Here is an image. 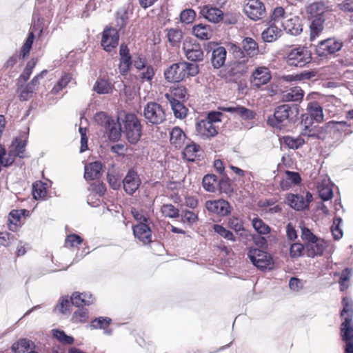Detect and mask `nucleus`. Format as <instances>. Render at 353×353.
I'll return each mask as SVG.
<instances>
[{
  "mask_svg": "<svg viewBox=\"0 0 353 353\" xmlns=\"http://www.w3.org/2000/svg\"><path fill=\"white\" fill-rule=\"evenodd\" d=\"M93 302L94 298L90 293L74 292L71 296V303L77 307H80L83 305H89Z\"/></svg>",
  "mask_w": 353,
  "mask_h": 353,
  "instance_id": "obj_29",
  "label": "nucleus"
},
{
  "mask_svg": "<svg viewBox=\"0 0 353 353\" xmlns=\"http://www.w3.org/2000/svg\"><path fill=\"white\" fill-rule=\"evenodd\" d=\"M183 50L185 57L192 61H201L203 59L204 53L201 45L191 39H185L183 42Z\"/></svg>",
  "mask_w": 353,
  "mask_h": 353,
  "instance_id": "obj_9",
  "label": "nucleus"
},
{
  "mask_svg": "<svg viewBox=\"0 0 353 353\" xmlns=\"http://www.w3.org/2000/svg\"><path fill=\"white\" fill-rule=\"evenodd\" d=\"M311 61L312 53L305 46H293L287 52L286 62L290 66L304 67Z\"/></svg>",
  "mask_w": 353,
  "mask_h": 353,
  "instance_id": "obj_3",
  "label": "nucleus"
},
{
  "mask_svg": "<svg viewBox=\"0 0 353 353\" xmlns=\"http://www.w3.org/2000/svg\"><path fill=\"white\" fill-rule=\"evenodd\" d=\"M196 133L203 139H210L216 136L218 128L206 119H201L196 123Z\"/></svg>",
  "mask_w": 353,
  "mask_h": 353,
  "instance_id": "obj_11",
  "label": "nucleus"
},
{
  "mask_svg": "<svg viewBox=\"0 0 353 353\" xmlns=\"http://www.w3.org/2000/svg\"><path fill=\"white\" fill-rule=\"evenodd\" d=\"M119 34L116 28H106L102 34L101 46L107 52L116 48L119 43Z\"/></svg>",
  "mask_w": 353,
  "mask_h": 353,
  "instance_id": "obj_12",
  "label": "nucleus"
},
{
  "mask_svg": "<svg viewBox=\"0 0 353 353\" xmlns=\"http://www.w3.org/2000/svg\"><path fill=\"white\" fill-rule=\"evenodd\" d=\"M120 63L119 65V72L121 74H126L132 65L131 57L129 54L128 47L121 44L119 50Z\"/></svg>",
  "mask_w": 353,
  "mask_h": 353,
  "instance_id": "obj_20",
  "label": "nucleus"
},
{
  "mask_svg": "<svg viewBox=\"0 0 353 353\" xmlns=\"http://www.w3.org/2000/svg\"><path fill=\"white\" fill-rule=\"evenodd\" d=\"M128 19V15L126 9L121 8L119 10L116 16L117 26L119 28H123L126 25Z\"/></svg>",
  "mask_w": 353,
  "mask_h": 353,
  "instance_id": "obj_56",
  "label": "nucleus"
},
{
  "mask_svg": "<svg viewBox=\"0 0 353 353\" xmlns=\"http://www.w3.org/2000/svg\"><path fill=\"white\" fill-rule=\"evenodd\" d=\"M47 194L46 183L37 181L32 185V195L35 199H44Z\"/></svg>",
  "mask_w": 353,
  "mask_h": 353,
  "instance_id": "obj_40",
  "label": "nucleus"
},
{
  "mask_svg": "<svg viewBox=\"0 0 353 353\" xmlns=\"http://www.w3.org/2000/svg\"><path fill=\"white\" fill-rule=\"evenodd\" d=\"M342 46V42L334 38H329L319 43L316 48V53L319 57H327L339 51Z\"/></svg>",
  "mask_w": 353,
  "mask_h": 353,
  "instance_id": "obj_7",
  "label": "nucleus"
},
{
  "mask_svg": "<svg viewBox=\"0 0 353 353\" xmlns=\"http://www.w3.org/2000/svg\"><path fill=\"white\" fill-rule=\"evenodd\" d=\"M248 256L253 265L259 269H272L273 267L271 256L261 250L252 248L249 250Z\"/></svg>",
  "mask_w": 353,
  "mask_h": 353,
  "instance_id": "obj_6",
  "label": "nucleus"
},
{
  "mask_svg": "<svg viewBox=\"0 0 353 353\" xmlns=\"http://www.w3.org/2000/svg\"><path fill=\"white\" fill-rule=\"evenodd\" d=\"M303 97V90L299 87H294L284 92L282 99L285 101H298Z\"/></svg>",
  "mask_w": 353,
  "mask_h": 353,
  "instance_id": "obj_36",
  "label": "nucleus"
},
{
  "mask_svg": "<svg viewBox=\"0 0 353 353\" xmlns=\"http://www.w3.org/2000/svg\"><path fill=\"white\" fill-rule=\"evenodd\" d=\"M53 336L63 343L72 344L74 341V339L72 336L66 335L65 332L61 330H53Z\"/></svg>",
  "mask_w": 353,
  "mask_h": 353,
  "instance_id": "obj_61",
  "label": "nucleus"
},
{
  "mask_svg": "<svg viewBox=\"0 0 353 353\" xmlns=\"http://www.w3.org/2000/svg\"><path fill=\"white\" fill-rule=\"evenodd\" d=\"M187 139L186 134L179 127H174L170 132V142L175 148H182Z\"/></svg>",
  "mask_w": 353,
  "mask_h": 353,
  "instance_id": "obj_22",
  "label": "nucleus"
},
{
  "mask_svg": "<svg viewBox=\"0 0 353 353\" xmlns=\"http://www.w3.org/2000/svg\"><path fill=\"white\" fill-rule=\"evenodd\" d=\"M205 208L208 211L221 216L228 215L230 213L232 209L230 203L223 199L207 201Z\"/></svg>",
  "mask_w": 353,
  "mask_h": 353,
  "instance_id": "obj_13",
  "label": "nucleus"
},
{
  "mask_svg": "<svg viewBox=\"0 0 353 353\" xmlns=\"http://www.w3.org/2000/svg\"><path fill=\"white\" fill-rule=\"evenodd\" d=\"M102 165L100 162L95 161L85 166L84 177L86 180H94L101 175Z\"/></svg>",
  "mask_w": 353,
  "mask_h": 353,
  "instance_id": "obj_27",
  "label": "nucleus"
},
{
  "mask_svg": "<svg viewBox=\"0 0 353 353\" xmlns=\"http://www.w3.org/2000/svg\"><path fill=\"white\" fill-rule=\"evenodd\" d=\"M165 78L170 82H179L185 79L183 62L172 64L164 73Z\"/></svg>",
  "mask_w": 353,
  "mask_h": 353,
  "instance_id": "obj_17",
  "label": "nucleus"
},
{
  "mask_svg": "<svg viewBox=\"0 0 353 353\" xmlns=\"http://www.w3.org/2000/svg\"><path fill=\"white\" fill-rule=\"evenodd\" d=\"M291 112V108L289 105L279 106L276 109L274 115L268 117V124L281 129L285 125V122L288 119Z\"/></svg>",
  "mask_w": 353,
  "mask_h": 353,
  "instance_id": "obj_8",
  "label": "nucleus"
},
{
  "mask_svg": "<svg viewBox=\"0 0 353 353\" xmlns=\"http://www.w3.org/2000/svg\"><path fill=\"white\" fill-rule=\"evenodd\" d=\"M93 89L99 94H109L112 92L113 86L108 81L100 79L97 81Z\"/></svg>",
  "mask_w": 353,
  "mask_h": 353,
  "instance_id": "obj_39",
  "label": "nucleus"
},
{
  "mask_svg": "<svg viewBox=\"0 0 353 353\" xmlns=\"http://www.w3.org/2000/svg\"><path fill=\"white\" fill-rule=\"evenodd\" d=\"M244 12L250 19L256 21L265 16V9L259 0H248L244 6Z\"/></svg>",
  "mask_w": 353,
  "mask_h": 353,
  "instance_id": "obj_10",
  "label": "nucleus"
},
{
  "mask_svg": "<svg viewBox=\"0 0 353 353\" xmlns=\"http://www.w3.org/2000/svg\"><path fill=\"white\" fill-rule=\"evenodd\" d=\"M336 124H341V125H345V122L344 121H340V122H335V121H330L326 123L323 126H319L316 125L315 131H316V137L315 139H323L325 136V134L327 132V130L330 128L334 127Z\"/></svg>",
  "mask_w": 353,
  "mask_h": 353,
  "instance_id": "obj_42",
  "label": "nucleus"
},
{
  "mask_svg": "<svg viewBox=\"0 0 353 353\" xmlns=\"http://www.w3.org/2000/svg\"><path fill=\"white\" fill-rule=\"evenodd\" d=\"M286 201L292 208L296 210H301L307 208V201H305V198L301 195L288 194Z\"/></svg>",
  "mask_w": 353,
  "mask_h": 353,
  "instance_id": "obj_28",
  "label": "nucleus"
},
{
  "mask_svg": "<svg viewBox=\"0 0 353 353\" xmlns=\"http://www.w3.org/2000/svg\"><path fill=\"white\" fill-rule=\"evenodd\" d=\"M174 112V116L176 118L183 119L187 115L188 109L181 101H169Z\"/></svg>",
  "mask_w": 353,
  "mask_h": 353,
  "instance_id": "obj_41",
  "label": "nucleus"
},
{
  "mask_svg": "<svg viewBox=\"0 0 353 353\" xmlns=\"http://www.w3.org/2000/svg\"><path fill=\"white\" fill-rule=\"evenodd\" d=\"M307 109L310 114L307 116L312 119V121H315L317 123H321L323 121V108L317 102L308 103Z\"/></svg>",
  "mask_w": 353,
  "mask_h": 353,
  "instance_id": "obj_30",
  "label": "nucleus"
},
{
  "mask_svg": "<svg viewBox=\"0 0 353 353\" xmlns=\"http://www.w3.org/2000/svg\"><path fill=\"white\" fill-rule=\"evenodd\" d=\"M88 311L85 308H80L75 311L72 317L74 323H85L88 319Z\"/></svg>",
  "mask_w": 353,
  "mask_h": 353,
  "instance_id": "obj_51",
  "label": "nucleus"
},
{
  "mask_svg": "<svg viewBox=\"0 0 353 353\" xmlns=\"http://www.w3.org/2000/svg\"><path fill=\"white\" fill-rule=\"evenodd\" d=\"M228 226L236 232L243 230V221L236 216H232L229 219Z\"/></svg>",
  "mask_w": 353,
  "mask_h": 353,
  "instance_id": "obj_62",
  "label": "nucleus"
},
{
  "mask_svg": "<svg viewBox=\"0 0 353 353\" xmlns=\"http://www.w3.org/2000/svg\"><path fill=\"white\" fill-rule=\"evenodd\" d=\"M200 14L208 21L216 23L223 18V12L217 8L206 5L201 8Z\"/></svg>",
  "mask_w": 353,
  "mask_h": 353,
  "instance_id": "obj_18",
  "label": "nucleus"
},
{
  "mask_svg": "<svg viewBox=\"0 0 353 353\" xmlns=\"http://www.w3.org/2000/svg\"><path fill=\"white\" fill-rule=\"evenodd\" d=\"M271 79L269 69L266 67H259L252 73L251 83L254 87L259 88L268 83Z\"/></svg>",
  "mask_w": 353,
  "mask_h": 353,
  "instance_id": "obj_15",
  "label": "nucleus"
},
{
  "mask_svg": "<svg viewBox=\"0 0 353 353\" xmlns=\"http://www.w3.org/2000/svg\"><path fill=\"white\" fill-rule=\"evenodd\" d=\"M181 221L184 223L192 225L198 221V216L190 210H183L181 214Z\"/></svg>",
  "mask_w": 353,
  "mask_h": 353,
  "instance_id": "obj_53",
  "label": "nucleus"
},
{
  "mask_svg": "<svg viewBox=\"0 0 353 353\" xmlns=\"http://www.w3.org/2000/svg\"><path fill=\"white\" fill-rule=\"evenodd\" d=\"M188 94L186 88L183 86H176L173 88L170 93H166L165 94V99L168 101H180L185 99L186 96Z\"/></svg>",
  "mask_w": 353,
  "mask_h": 353,
  "instance_id": "obj_32",
  "label": "nucleus"
},
{
  "mask_svg": "<svg viewBox=\"0 0 353 353\" xmlns=\"http://www.w3.org/2000/svg\"><path fill=\"white\" fill-rule=\"evenodd\" d=\"M301 133L300 135L303 137H307L310 138L316 137L315 128L316 125H314V121H312L310 117H308L307 114H303L301 117V121L300 123Z\"/></svg>",
  "mask_w": 353,
  "mask_h": 353,
  "instance_id": "obj_21",
  "label": "nucleus"
},
{
  "mask_svg": "<svg viewBox=\"0 0 353 353\" xmlns=\"http://www.w3.org/2000/svg\"><path fill=\"white\" fill-rule=\"evenodd\" d=\"M72 77L69 74H65L58 81L57 84L53 87L51 90L52 94H57L61 91L70 82Z\"/></svg>",
  "mask_w": 353,
  "mask_h": 353,
  "instance_id": "obj_48",
  "label": "nucleus"
},
{
  "mask_svg": "<svg viewBox=\"0 0 353 353\" xmlns=\"http://www.w3.org/2000/svg\"><path fill=\"white\" fill-rule=\"evenodd\" d=\"M123 189L126 193L132 194L139 188L141 180L137 173L134 170H129L123 180Z\"/></svg>",
  "mask_w": 353,
  "mask_h": 353,
  "instance_id": "obj_16",
  "label": "nucleus"
},
{
  "mask_svg": "<svg viewBox=\"0 0 353 353\" xmlns=\"http://www.w3.org/2000/svg\"><path fill=\"white\" fill-rule=\"evenodd\" d=\"M326 246V243L317 238L316 241H314L307 245V249L311 254L312 255H321L323 254Z\"/></svg>",
  "mask_w": 353,
  "mask_h": 353,
  "instance_id": "obj_38",
  "label": "nucleus"
},
{
  "mask_svg": "<svg viewBox=\"0 0 353 353\" xmlns=\"http://www.w3.org/2000/svg\"><path fill=\"white\" fill-rule=\"evenodd\" d=\"M21 211L19 210H13L9 214L8 221H9V229L10 230H15L17 228L21 219Z\"/></svg>",
  "mask_w": 353,
  "mask_h": 353,
  "instance_id": "obj_50",
  "label": "nucleus"
},
{
  "mask_svg": "<svg viewBox=\"0 0 353 353\" xmlns=\"http://www.w3.org/2000/svg\"><path fill=\"white\" fill-rule=\"evenodd\" d=\"M167 37L170 43L175 46L181 42L183 38V33L179 29L171 28L168 30Z\"/></svg>",
  "mask_w": 353,
  "mask_h": 353,
  "instance_id": "obj_43",
  "label": "nucleus"
},
{
  "mask_svg": "<svg viewBox=\"0 0 353 353\" xmlns=\"http://www.w3.org/2000/svg\"><path fill=\"white\" fill-rule=\"evenodd\" d=\"M196 13L192 9H186L181 12V21L185 23H190L195 19Z\"/></svg>",
  "mask_w": 353,
  "mask_h": 353,
  "instance_id": "obj_59",
  "label": "nucleus"
},
{
  "mask_svg": "<svg viewBox=\"0 0 353 353\" xmlns=\"http://www.w3.org/2000/svg\"><path fill=\"white\" fill-rule=\"evenodd\" d=\"M325 19L321 17L314 19L310 25V40L313 41L317 38L324 28Z\"/></svg>",
  "mask_w": 353,
  "mask_h": 353,
  "instance_id": "obj_37",
  "label": "nucleus"
},
{
  "mask_svg": "<svg viewBox=\"0 0 353 353\" xmlns=\"http://www.w3.org/2000/svg\"><path fill=\"white\" fill-rule=\"evenodd\" d=\"M192 34L201 40H208L212 36V29L210 25L199 23L192 27Z\"/></svg>",
  "mask_w": 353,
  "mask_h": 353,
  "instance_id": "obj_26",
  "label": "nucleus"
},
{
  "mask_svg": "<svg viewBox=\"0 0 353 353\" xmlns=\"http://www.w3.org/2000/svg\"><path fill=\"white\" fill-rule=\"evenodd\" d=\"M203 186L208 192H214L216 189V177L214 174L205 175L203 179Z\"/></svg>",
  "mask_w": 353,
  "mask_h": 353,
  "instance_id": "obj_46",
  "label": "nucleus"
},
{
  "mask_svg": "<svg viewBox=\"0 0 353 353\" xmlns=\"http://www.w3.org/2000/svg\"><path fill=\"white\" fill-rule=\"evenodd\" d=\"M343 309L341 316L343 322L341 325V336L345 343L353 341V301L348 297L342 300Z\"/></svg>",
  "mask_w": 353,
  "mask_h": 353,
  "instance_id": "obj_2",
  "label": "nucleus"
},
{
  "mask_svg": "<svg viewBox=\"0 0 353 353\" xmlns=\"http://www.w3.org/2000/svg\"><path fill=\"white\" fill-rule=\"evenodd\" d=\"M319 196L323 201H328L332 198L333 191L329 179H324L318 185Z\"/></svg>",
  "mask_w": 353,
  "mask_h": 353,
  "instance_id": "obj_34",
  "label": "nucleus"
},
{
  "mask_svg": "<svg viewBox=\"0 0 353 353\" xmlns=\"http://www.w3.org/2000/svg\"><path fill=\"white\" fill-rule=\"evenodd\" d=\"M214 230L215 232L219 234L220 236L223 237L225 239L234 241L235 238L232 232L225 228L221 225L215 224L214 225Z\"/></svg>",
  "mask_w": 353,
  "mask_h": 353,
  "instance_id": "obj_55",
  "label": "nucleus"
},
{
  "mask_svg": "<svg viewBox=\"0 0 353 353\" xmlns=\"http://www.w3.org/2000/svg\"><path fill=\"white\" fill-rule=\"evenodd\" d=\"M252 223L254 230L260 234H268L270 232L269 225L265 224L263 221L259 218H254Z\"/></svg>",
  "mask_w": 353,
  "mask_h": 353,
  "instance_id": "obj_47",
  "label": "nucleus"
},
{
  "mask_svg": "<svg viewBox=\"0 0 353 353\" xmlns=\"http://www.w3.org/2000/svg\"><path fill=\"white\" fill-rule=\"evenodd\" d=\"M219 109L224 112H228L239 115L245 120L253 119L256 115V114L252 110L239 105L228 107H219Z\"/></svg>",
  "mask_w": 353,
  "mask_h": 353,
  "instance_id": "obj_19",
  "label": "nucleus"
},
{
  "mask_svg": "<svg viewBox=\"0 0 353 353\" xmlns=\"http://www.w3.org/2000/svg\"><path fill=\"white\" fill-rule=\"evenodd\" d=\"M227 51L224 47L219 46L212 52L211 63L214 68L219 69L224 65L226 60Z\"/></svg>",
  "mask_w": 353,
  "mask_h": 353,
  "instance_id": "obj_24",
  "label": "nucleus"
},
{
  "mask_svg": "<svg viewBox=\"0 0 353 353\" xmlns=\"http://www.w3.org/2000/svg\"><path fill=\"white\" fill-rule=\"evenodd\" d=\"M301 181V177L297 172L286 171L285 176L281 181V187L283 190L289 189L292 185H296Z\"/></svg>",
  "mask_w": 353,
  "mask_h": 353,
  "instance_id": "obj_31",
  "label": "nucleus"
},
{
  "mask_svg": "<svg viewBox=\"0 0 353 353\" xmlns=\"http://www.w3.org/2000/svg\"><path fill=\"white\" fill-rule=\"evenodd\" d=\"M284 30L292 35H298L302 32L301 19L298 16L289 14L285 19L282 21Z\"/></svg>",
  "mask_w": 353,
  "mask_h": 353,
  "instance_id": "obj_14",
  "label": "nucleus"
},
{
  "mask_svg": "<svg viewBox=\"0 0 353 353\" xmlns=\"http://www.w3.org/2000/svg\"><path fill=\"white\" fill-rule=\"evenodd\" d=\"M307 12L313 19L319 17L325 19V14H327V8L325 6V3L321 1L315 2L307 7Z\"/></svg>",
  "mask_w": 353,
  "mask_h": 353,
  "instance_id": "obj_25",
  "label": "nucleus"
},
{
  "mask_svg": "<svg viewBox=\"0 0 353 353\" xmlns=\"http://www.w3.org/2000/svg\"><path fill=\"white\" fill-rule=\"evenodd\" d=\"M342 223V219L336 217L333 221V224L331 227L332 236L335 240H339L343 236V230L341 228Z\"/></svg>",
  "mask_w": 353,
  "mask_h": 353,
  "instance_id": "obj_49",
  "label": "nucleus"
},
{
  "mask_svg": "<svg viewBox=\"0 0 353 353\" xmlns=\"http://www.w3.org/2000/svg\"><path fill=\"white\" fill-rule=\"evenodd\" d=\"M301 228V238L304 241H308L309 243L316 241L317 237L310 231V229L302 225Z\"/></svg>",
  "mask_w": 353,
  "mask_h": 353,
  "instance_id": "obj_64",
  "label": "nucleus"
},
{
  "mask_svg": "<svg viewBox=\"0 0 353 353\" xmlns=\"http://www.w3.org/2000/svg\"><path fill=\"white\" fill-rule=\"evenodd\" d=\"M283 143L291 149H297L305 143V140L301 135L296 138L287 136L283 137Z\"/></svg>",
  "mask_w": 353,
  "mask_h": 353,
  "instance_id": "obj_44",
  "label": "nucleus"
},
{
  "mask_svg": "<svg viewBox=\"0 0 353 353\" xmlns=\"http://www.w3.org/2000/svg\"><path fill=\"white\" fill-rule=\"evenodd\" d=\"M83 239L77 234H72L68 235L65 241V246L74 248L81 243Z\"/></svg>",
  "mask_w": 353,
  "mask_h": 353,
  "instance_id": "obj_60",
  "label": "nucleus"
},
{
  "mask_svg": "<svg viewBox=\"0 0 353 353\" xmlns=\"http://www.w3.org/2000/svg\"><path fill=\"white\" fill-rule=\"evenodd\" d=\"M199 150V146L194 143L186 145L183 154L184 157L190 161H194V158L196 157V153Z\"/></svg>",
  "mask_w": 353,
  "mask_h": 353,
  "instance_id": "obj_45",
  "label": "nucleus"
},
{
  "mask_svg": "<svg viewBox=\"0 0 353 353\" xmlns=\"http://www.w3.org/2000/svg\"><path fill=\"white\" fill-rule=\"evenodd\" d=\"M243 51L239 47H233V54L235 59L234 69L241 74L248 72L250 57L256 55L259 52V48L256 42L252 38L246 37L242 41Z\"/></svg>",
  "mask_w": 353,
  "mask_h": 353,
  "instance_id": "obj_1",
  "label": "nucleus"
},
{
  "mask_svg": "<svg viewBox=\"0 0 353 353\" xmlns=\"http://www.w3.org/2000/svg\"><path fill=\"white\" fill-rule=\"evenodd\" d=\"M133 232L136 238L144 244L151 242L152 233L150 228L143 222L136 225L133 228Z\"/></svg>",
  "mask_w": 353,
  "mask_h": 353,
  "instance_id": "obj_23",
  "label": "nucleus"
},
{
  "mask_svg": "<svg viewBox=\"0 0 353 353\" xmlns=\"http://www.w3.org/2000/svg\"><path fill=\"white\" fill-rule=\"evenodd\" d=\"M123 128L130 143H135L139 140L141 136V126L134 114H128L125 115L123 121Z\"/></svg>",
  "mask_w": 353,
  "mask_h": 353,
  "instance_id": "obj_4",
  "label": "nucleus"
},
{
  "mask_svg": "<svg viewBox=\"0 0 353 353\" xmlns=\"http://www.w3.org/2000/svg\"><path fill=\"white\" fill-rule=\"evenodd\" d=\"M143 115L145 120L153 125H159L166 119V114L163 107L156 103L150 102L144 107Z\"/></svg>",
  "mask_w": 353,
  "mask_h": 353,
  "instance_id": "obj_5",
  "label": "nucleus"
},
{
  "mask_svg": "<svg viewBox=\"0 0 353 353\" xmlns=\"http://www.w3.org/2000/svg\"><path fill=\"white\" fill-rule=\"evenodd\" d=\"M161 211L166 217L176 218L179 216V210L172 204L163 205Z\"/></svg>",
  "mask_w": 353,
  "mask_h": 353,
  "instance_id": "obj_52",
  "label": "nucleus"
},
{
  "mask_svg": "<svg viewBox=\"0 0 353 353\" xmlns=\"http://www.w3.org/2000/svg\"><path fill=\"white\" fill-rule=\"evenodd\" d=\"M34 347V343L26 339H21L12 345V350L14 353H25Z\"/></svg>",
  "mask_w": 353,
  "mask_h": 353,
  "instance_id": "obj_35",
  "label": "nucleus"
},
{
  "mask_svg": "<svg viewBox=\"0 0 353 353\" xmlns=\"http://www.w3.org/2000/svg\"><path fill=\"white\" fill-rule=\"evenodd\" d=\"M352 276L351 270L348 268L344 270L341 275L339 283L340 289L341 291H344L348 288V283Z\"/></svg>",
  "mask_w": 353,
  "mask_h": 353,
  "instance_id": "obj_58",
  "label": "nucleus"
},
{
  "mask_svg": "<svg viewBox=\"0 0 353 353\" xmlns=\"http://www.w3.org/2000/svg\"><path fill=\"white\" fill-rule=\"evenodd\" d=\"M139 79L143 81H150L154 76V70L151 65H148L139 72Z\"/></svg>",
  "mask_w": 353,
  "mask_h": 353,
  "instance_id": "obj_57",
  "label": "nucleus"
},
{
  "mask_svg": "<svg viewBox=\"0 0 353 353\" xmlns=\"http://www.w3.org/2000/svg\"><path fill=\"white\" fill-rule=\"evenodd\" d=\"M185 79L189 77H194L199 73V66L195 63L183 62Z\"/></svg>",
  "mask_w": 353,
  "mask_h": 353,
  "instance_id": "obj_54",
  "label": "nucleus"
},
{
  "mask_svg": "<svg viewBox=\"0 0 353 353\" xmlns=\"http://www.w3.org/2000/svg\"><path fill=\"white\" fill-rule=\"evenodd\" d=\"M285 10L282 7L276 8L272 14V20L274 22H281L285 19Z\"/></svg>",
  "mask_w": 353,
  "mask_h": 353,
  "instance_id": "obj_63",
  "label": "nucleus"
},
{
  "mask_svg": "<svg viewBox=\"0 0 353 353\" xmlns=\"http://www.w3.org/2000/svg\"><path fill=\"white\" fill-rule=\"evenodd\" d=\"M281 30L274 25L270 26L262 32V39L265 42L276 41L281 35Z\"/></svg>",
  "mask_w": 353,
  "mask_h": 353,
  "instance_id": "obj_33",
  "label": "nucleus"
}]
</instances>
